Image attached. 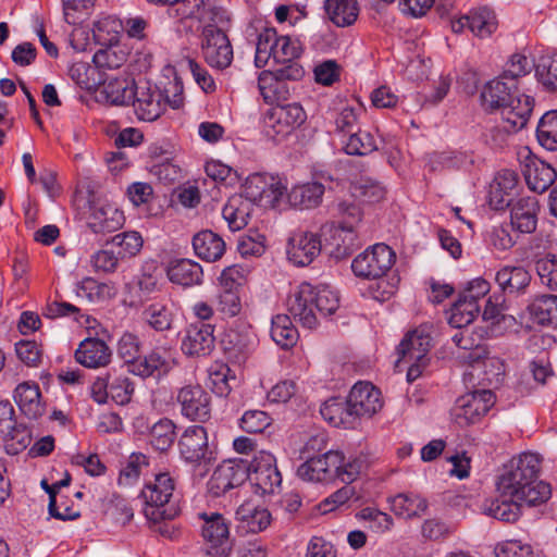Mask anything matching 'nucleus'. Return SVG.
<instances>
[{
  "mask_svg": "<svg viewBox=\"0 0 557 557\" xmlns=\"http://www.w3.org/2000/svg\"><path fill=\"white\" fill-rule=\"evenodd\" d=\"M541 470L540 455L522 453L513 457L499 475L497 490L502 497L524 502L536 506L549 499V484L539 480Z\"/></svg>",
  "mask_w": 557,
  "mask_h": 557,
  "instance_id": "nucleus-1",
  "label": "nucleus"
},
{
  "mask_svg": "<svg viewBox=\"0 0 557 557\" xmlns=\"http://www.w3.org/2000/svg\"><path fill=\"white\" fill-rule=\"evenodd\" d=\"M339 307L337 294L326 286L313 287L302 283L287 298V309L302 326L313 329L318 324L317 312L327 317Z\"/></svg>",
  "mask_w": 557,
  "mask_h": 557,
  "instance_id": "nucleus-2",
  "label": "nucleus"
},
{
  "mask_svg": "<svg viewBox=\"0 0 557 557\" xmlns=\"http://www.w3.org/2000/svg\"><path fill=\"white\" fill-rule=\"evenodd\" d=\"M174 490V480L166 472L156 474L153 482L145 485L140 496L145 502L144 513L149 521L174 519L178 515V508L170 504Z\"/></svg>",
  "mask_w": 557,
  "mask_h": 557,
  "instance_id": "nucleus-3",
  "label": "nucleus"
},
{
  "mask_svg": "<svg viewBox=\"0 0 557 557\" xmlns=\"http://www.w3.org/2000/svg\"><path fill=\"white\" fill-rule=\"evenodd\" d=\"M301 49L296 40L288 36H277L275 29L265 28L258 36L255 64L257 67L267 65L270 58L275 63L290 61L300 57Z\"/></svg>",
  "mask_w": 557,
  "mask_h": 557,
  "instance_id": "nucleus-4",
  "label": "nucleus"
},
{
  "mask_svg": "<svg viewBox=\"0 0 557 557\" xmlns=\"http://www.w3.org/2000/svg\"><path fill=\"white\" fill-rule=\"evenodd\" d=\"M201 523V537L207 545V552L214 557H227L233 548L230 535V523L219 512H203L199 515Z\"/></svg>",
  "mask_w": 557,
  "mask_h": 557,
  "instance_id": "nucleus-5",
  "label": "nucleus"
},
{
  "mask_svg": "<svg viewBox=\"0 0 557 557\" xmlns=\"http://www.w3.org/2000/svg\"><path fill=\"white\" fill-rule=\"evenodd\" d=\"M307 119L299 103L277 104L269 109L263 116V132L267 137H285L299 127Z\"/></svg>",
  "mask_w": 557,
  "mask_h": 557,
  "instance_id": "nucleus-6",
  "label": "nucleus"
},
{
  "mask_svg": "<svg viewBox=\"0 0 557 557\" xmlns=\"http://www.w3.org/2000/svg\"><path fill=\"white\" fill-rule=\"evenodd\" d=\"M495 396L491 389H478L460 396L451 410L456 424L466 428L478 423L494 406Z\"/></svg>",
  "mask_w": 557,
  "mask_h": 557,
  "instance_id": "nucleus-7",
  "label": "nucleus"
},
{
  "mask_svg": "<svg viewBox=\"0 0 557 557\" xmlns=\"http://www.w3.org/2000/svg\"><path fill=\"white\" fill-rule=\"evenodd\" d=\"M396 259L394 250L385 244H375L358 255L351 263L352 272L361 278L385 276Z\"/></svg>",
  "mask_w": 557,
  "mask_h": 557,
  "instance_id": "nucleus-8",
  "label": "nucleus"
},
{
  "mask_svg": "<svg viewBox=\"0 0 557 557\" xmlns=\"http://www.w3.org/2000/svg\"><path fill=\"white\" fill-rule=\"evenodd\" d=\"M248 479L258 494H274L281 488L282 475L276 466L275 457L268 451H259L247 463Z\"/></svg>",
  "mask_w": 557,
  "mask_h": 557,
  "instance_id": "nucleus-9",
  "label": "nucleus"
},
{
  "mask_svg": "<svg viewBox=\"0 0 557 557\" xmlns=\"http://www.w3.org/2000/svg\"><path fill=\"white\" fill-rule=\"evenodd\" d=\"M201 51L205 61L213 69L223 70L232 63L231 41L222 29L213 25H207L202 30Z\"/></svg>",
  "mask_w": 557,
  "mask_h": 557,
  "instance_id": "nucleus-10",
  "label": "nucleus"
},
{
  "mask_svg": "<svg viewBox=\"0 0 557 557\" xmlns=\"http://www.w3.org/2000/svg\"><path fill=\"white\" fill-rule=\"evenodd\" d=\"M247 479V462L243 460L223 461L216 467L207 483L208 493L213 497H220L230 490L240 486Z\"/></svg>",
  "mask_w": 557,
  "mask_h": 557,
  "instance_id": "nucleus-11",
  "label": "nucleus"
},
{
  "mask_svg": "<svg viewBox=\"0 0 557 557\" xmlns=\"http://www.w3.org/2000/svg\"><path fill=\"white\" fill-rule=\"evenodd\" d=\"M176 399L184 417L200 422L210 418L211 396L199 384H189L182 387Z\"/></svg>",
  "mask_w": 557,
  "mask_h": 557,
  "instance_id": "nucleus-12",
  "label": "nucleus"
},
{
  "mask_svg": "<svg viewBox=\"0 0 557 557\" xmlns=\"http://www.w3.org/2000/svg\"><path fill=\"white\" fill-rule=\"evenodd\" d=\"M432 347L431 326L422 324L409 331L398 346L399 358L396 367L401 362L421 361L429 359L428 355Z\"/></svg>",
  "mask_w": 557,
  "mask_h": 557,
  "instance_id": "nucleus-13",
  "label": "nucleus"
},
{
  "mask_svg": "<svg viewBox=\"0 0 557 557\" xmlns=\"http://www.w3.org/2000/svg\"><path fill=\"white\" fill-rule=\"evenodd\" d=\"M347 399L357 420L363 417L371 418L383 407L381 392L369 382L356 383Z\"/></svg>",
  "mask_w": 557,
  "mask_h": 557,
  "instance_id": "nucleus-14",
  "label": "nucleus"
},
{
  "mask_svg": "<svg viewBox=\"0 0 557 557\" xmlns=\"http://www.w3.org/2000/svg\"><path fill=\"white\" fill-rule=\"evenodd\" d=\"M320 236L313 232L299 230L288 240L287 256L296 265L310 264L321 252Z\"/></svg>",
  "mask_w": 557,
  "mask_h": 557,
  "instance_id": "nucleus-15",
  "label": "nucleus"
},
{
  "mask_svg": "<svg viewBox=\"0 0 557 557\" xmlns=\"http://www.w3.org/2000/svg\"><path fill=\"white\" fill-rule=\"evenodd\" d=\"M214 326L197 322L191 323L185 331V336L182 341V350L189 357H203L211 354L214 348Z\"/></svg>",
  "mask_w": 557,
  "mask_h": 557,
  "instance_id": "nucleus-16",
  "label": "nucleus"
},
{
  "mask_svg": "<svg viewBox=\"0 0 557 557\" xmlns=\"http://www.w3.org/2000/svg\"><path fill=\"white\" fill-rule=\"evenodd\" d=\"M139 120L156 121L165 109L164 96L157 88L136 86L135 98L131 101Z\"/></svg>",
  "mask_w": 557,
  "mask_h": 557,
  "instance_id": "nucleus-17",
  "label": "nucleus"
},
{
  "mask_svg": "<svg viewBox=\"0 0 557 557\" xmlns=\"http://www.w3.org/2000/svg\"><path fill=\"white\" fill-rule=\"evenodd\" d=\"M181 456L196 463L207 458L209 453L207 431L201 425L187 428L178 441Z\"/></svg>",
  "mask_w": 557,
  "mask_h": 557,
  "instance_id": "nucleus-18",
  "label": "nucleus"
},
{
  "mask_svg": "<svg viewBox=\"0 0 557 557\" xmlns=\"http://www.w3.org/2000/svg\"><path fill=\"white\" fill-rule=\"evenodd\" d=\"M522 174L528 187L539 194L547 190L557 178L555 169L534 157L527 158L522 165Z\"/></svg>",
  "mask_w": 557,
  "mask_h": 557,
  "instance_id": "nucleus-19",
  "label": "nucleus"
},
{
  "mask_svg": "<svg viewBox=\"0 0 557 557\" xmlns=\"http://www.w3.org/2000/svg\"><path fill=\"white\" fill-rule=\"evenodd\" d=\"M236 520L239 532L259 533L270 525L272 517L267 508L245 503L237 508Z\"/></svg>",
  "mask_w": 557,
  "mask_h": 557,
  "instance_id": "nucleus-20",
  "label": "nucleus"
},
{
  "mask_svg": "<svg viewBox=\"0 0 557 557\" xmlns=\"http://www.w3.org/2000/svg\"><path fill=\"white\" fill-rule=\"evenodd\" d=\"M533 103V98L515 90L511 99L500 109L503 121L513 129H522L531 116Z\"/></svg>",
  "mask_w": 557,
  "mask_h": 557,
  "instance_id": "nucleus-21",
  "label": "nucleus"
},
{
  "mask_svg": "<svg viewBox=\"0 0 557 557\" xmlns=\"http://www.w3.org/2000/svg\"><path fill=\"white\" fill-rule=\"evenodd\" d=\"M112 351L99 338H86L75 351V359L86 368L106 367L111 361Z\"/></svg>",
  "mask_w": 557,
  "mask_h": 557,
  "instance_id": "nucleus-22",
  "label": "nucleus"
},
{
  "mask_svg": "<svg viewBox=\"0 0 557 557\" xmlns=\"http://www.w3.org/2000/svg\"><path fill=\"white\" fill-rule=\"evenodd\" d=\"M539 202L535 197H523L511 205V226L521 233L536 228Z\"/></svg>",
  "mask_w": 557,
  "mask_h": 557,
  "instance_id": "nucleus-23",
  "label": "nucleus"
},
{
  "mask_svg": "<svg viewBox=\"0 0 557 557\" xmlns=\"http://www.w3.org/2000/svg\"><path fill=\"white\" fill-rule=\"evenodd\" d=\"M166 274L172 283L184 287L201 284L203 276L201 265L190 259L171 261Z\"/></svg>",
  "mask_w": 557,
  "mask_h": 557,
  "instance_id": "nucleus-24",
  "label": "nucleus"
},
{
  "mask_svg": "<svg viewBox=\"0 0 557 557\" xmlns=\"http://www.w3.org/2000/svg\"><path fill=\"white\" fill-rule=\"evenodd\" d=\"M325 187L319 182H308L294 186L287 194V200L294 208L305 210L320 206Z\"/></svg>",
  "mask_w": 557,
  "mask_h": 557,
  "instance_id": "nucleus-25",
  "label": "nucleus"
},
{
  "mask_svg": "<svg viewBox=\"0 0 557 557\" xmlns=\"http://www.w3.org/2000/svg\"><path fill=\"white\" fill-rule=\"evenodd\" d=\"M502 75L497 79L488 82L481 92L482 104L486 109L495 110L502 109L507 101L511 99L515 90H517L513 79L506 82Z\"/></svg>",
  "mask_w": 557,
  "mask_h": 557,
  "instance_id": "nucleus-26",
  "label": "nucleus"
},
{
  "mask_svg": "<svg viewBox=\"0 0 557 557\" xmlns=\"http://www.w3.org/2000/svg\"><path fill=\"white\" fill-rule=\"evenodd\" d=\"M320 412L325 421L336 428L354 429L358 422L350 410L348 399L344 401L339 398H331L323 404Z\"/></svg>",
  "mask_w": 557,
  "mask_h": 557,
  "instance_id": "nucleus-27",
  "label": "nucleus"
},
{
  "mask_svg": "<svg viewBox=\"0 0 557 557\" xmlns=\"http://www.w3.org/2000/svg\"><path fill=\"white\" fill-rule=\"evenodd\" d=\"M495 281L504 293H522L531 282V274L522 265H504L496 272Z\"/></svg>",
  "mask_w": 557,
  "mask_h": 557,
  "instance_id": "nucleus-28",
  "label": "nucleus"
},
{
  "mask_svg": "<svg viewBox=\"0 0 557 557\" xmlns=\"http://www.w3.org/2000/svg\"><path fill=\"white\" fill-rule=\"evenodd\" d=\"M14 399L21 411L29 419L42 416L45 407L41 404V394L37 384L24 382L17 385Z\"/></svg>",
  "mask_w": 557,
  "mask_h": 557,
  "instance_id": "nucleus-29",
  "label": "nucleus"
},
{
  "mask_svg": "<svg viewBox=\"0 0 557 557\" xmlns=\"http://www.w3.org/2000/svg\"><path fill=\"white\" fill-rule=\"evenodd\" d=\"M253 203L244 195L232 196L222 210V215L232 231H239L248 224Z\"/></svg>",
  "mask_w": 557,
  "mask_h": 557,
  "instance_id": "nucleus-30",
  "label": "nucleus"
},
{
  "mask_svg": "<svg viewBox=\"0 0 557 557\" xmlns=\"http://www.w3.org/2000/svg\"><path fill=\"white\" fill-rule=\"evenodd\" d=\"M286 188L281 183L267 185L263 176L260 174H253L249 176L244 185L245 198L249 199L252 203L261 202L265 197H273L274 201H278L284 195Z\"/></svg>",
  "mask_w": 557,
  "mask_h": 557,
  "instance_id": "nucleus-31",
  "label": "nucleus"
},
{
  "mask_svg": "<svg viewBox=\"0 0 557 557\" xmlns=\"http://www.w3.org/2000/svg\"><path fill=\"white\" fill-rule=\"evenodd\" d=\"M193 247L196 255L208 262H214L225 251L224 240L211 231H202L193 238Z\"/></svg>",
  "mask_w": 557,
  "mask_h": 557,
  "instance_id": "nucleus-32",
  "label": "nucleus"
},
{
  "mask_svg": "<svg viewBox=\"0 0 557 557\" xmlns=\"http://www.w3.org/2000/svg\"><path fill=\"white\" fill-rule=\"evenodd\" d=\"M324 8L330 21L338 27L352 25L360 12L357 0H325Z\"/></svg>",
  "mask_w": 557,
  "mask_h": 557,
  "instance_id": "nucleus-33",
  "label": "nucleus"
},
{
  "mask_svg": "<svg viewBox=\"0 0 557 557\" xmlns=\"http://www.w3.org/2000/svg\"><path fill=\"white\" fill-rule=\"evenodd\" d=\"M123 213L108 206L92 209L87 223L94 233L104 234L119 230L123 225Z\"/></svg>",
  "mask_w": 557,
  "mask_h": 557,
  "instance_id": "nucleus-34",
  "label": "nucleus"
},
{
  "mask_svg": "<svg viewBox=\"0 0 557 557\" xmlns=\"http://www.w3.org/2000/svg\"><path fill=\"white\" fill-rule=\"evenodd\" d=\"M389 503L394 513L405 519L420 516L428 507L424 498L411 493H400L392 497Z\"/></svg>",
  "mask_w": 557,
  "mask_h": 557,
  "instance_id": "nucleus-35",
  "label": "nucleus"
},
{
  "mask_svg": "<svg viewBox=\"0 0 557 557\" xmlns=\"http://www.w3.org/2000/svg\"><path fill=\"white\" fill-rule=\"evenodd\" d=\"M102 84L103 89L101 90V94L111 104L126 106L135 98L136 87H134L133 82H128L124 78H114L108 84H104V82Z\"/></svg>",
  "mask_w": 557,
  "mask_h": 557,
  "instance_id": "nucleus-36",
  "label": "nucleus"
},
{
  "mask_svg": "<svg viewBox=\"0 0 557 557\" xmlns=\"http://www.w3.org/2000/svg\"><path fill=\"white\" fill-rule=\"evenodd\" d=\"M522 504H524V502L518 499H495L486 502L483 505L482 510L485 515L491 516L500 521L516 522L521 515L520 507Z\"/></svg>",
  "mask_w": 557,
  "mask_h": 557,
  "instance_id": "nucleus-37",
  "label": "nucleus"
},
{
  "mask_svg": "<svg viewBox=\"0 0 557 557\" xmlns=\"http://www.w3.org/2000/svg\"><path fill=\"white\" fill-rule=\"evenodd\" d=\"M350 194L356 199L374 203L384 199L386 188L376 180L371 177H360L351 183Z\"/></svg>",
  "mask_w": 557,
  "mask_h": 557,
  "instance_id": "nucleus-38",
  "label": "nucleus"
},
{
  "mask_svg": "<svg viewBox=\"0 0 557 557\" xmlns=\"http://www.w3.org/2000/svg\"><path fill=\"white\" fill-rule=\"evenodd\" d=\"M271 337L282 348H292L298 339V332L286 314H277L272 319Z\"/></svg>",
  "mask_w": 557,
  "mask_h": 557,
  "instance_id": "nucleus-39",
  "label": "nucleus"
},
{
  "mask_svg": "<svg viewBox=\"0 0 557 557\" xmlns=\"http://www.w3.org/2000/svg\"><path fill=\"white\" fill-rule=\"evenodd\" d=\"M529 309L539 324L557 327V296H542L535 299Z\"/></svg>",
  "mask_w": 557,
  "mask_h": 557,
  "instance_id": "nucleus-40",
  "label": "nucleus"
},
{
  "mask_svg": "<svg viewBox=\"0 0 557 557\" xmlns=\"http://www.w3.org/2000/svg\"><path fill=\"white\" fill-rule=\"evenodd\" d=\"M537 82L547 91H557V52L542 54L535 64Z\"/></svg>",
  "mask_w": 557,
  "mask_h": 557,
  "instance_id": "nucleus-41",
  "label": "nucleus"
},
{
  "mask_svg": "<svg viewBox=\"0 0 557 557\" xmlns=\"http://www.w3.org/2000/svg\"><path fill=\"white\" fill-rule=\"evenodd\" d=\"M479 311L478 302L461 295L451 308L448 322L456 329L466 327L474 320Z\"/></svg>",
  "mask_w": 557,
  "mask_h": 557,
  "instance_id": "nucleus-42",
  "label": "nucleus"
},
{
  "mask_svg": "<svg viewBox=\"0 0 557 557\" xmlns=\"http://www.w3.org/2000/svg\"><path fill=\"white\" fill-rule=\"evenodd\" d=\"M150 444L160 451L168 450L175 440V425L166 418L160 419L149 430Z\"/></svg>",
  "mask_w": 557,
  "mask_h": 557,
  "instance_id": "nucleus-43",
  "label": "nucleus"
},
{
  "mask_svg": "<svg viewBox=\"0 0 557 557\" xmlns=\"http://www.w3.org/2000/svg\"><path fill=\"white\" fill-rule=\"evenodd\" d=\"M470 32L481 38L488 37L497 28L496 16L487 8H480L470 12Z\"/></svg>",
  "mask_w": 557,
  "mask_h": 557,
  "instance_id": "nucleus-44",
  "label": "nucleus"
},
{
  "mask_svg": "<svg viewBox=\"0 0 557 557\" xmlns=\"http://www.w3.org/2000/svg\"><path fill=\"white\" fill-rule=\"evenodd\" d=\"M536 137L547 150H557V111L546 112L539 122Z\"/></svg>",
  "mask_w": 557,
  "mask_h": 557,
  "instance_id": "nucleus-45",
  "label": "nucleus"
},
{
  "mask_svg": "<svg viewBox=\"0 0 557 557\" xmlns=\"http://www.w3.org/2000/svg\"><path fill=\"white\" fill-rule=\"evenodd\" d=\"M334 215L341 220L339 228L352 233L361 221L362 211L358 205L350 200H341L333 206Z\"/></svg>",
  "mask_w": 557,
  "mask_h": 557,
  "instance_id": "nucleus-46",
  "label": "nucleus"
},
{
  "mask_svg": "<svg viewBox=\"0 0 557 557\" xmlns=\"http://www.w3.org/2000/svg\"><path fill=\"white\" fill-rule=\"evenodd\" d=\"M69 72L72 79L86 89H91L103 83V77L96 64L90 65L86 62H76L70 67Z\"/></svg>",
  "mask_w": 557,
  "mask_h": 557,
  "instance_id": "nucleus-47",
  "label": "nucleus"
},
{
  "mask_svg": "<svg viewBox=\"0 0 557 557\" xmlns=\"http://www.w3.org/2000/svg\"><path fill=\"white\" fill-rule=\"evenodd\" d=\"M127 61V53L119 46H111L97 51L92 62L97 69L114 70L120 69Z\"/></svg>",
  "mask_w": 557,
  "mask_h": 557,
  "instance_id": "nucleus-48",
  "label": "nucleus"
},
{
  "mask_svg": "<svg viewBox=\"0 0 557 557\" xmlns=\"http://www.w3.org/2000/svg\"><path fill=\"white\" fill-rule=\"evenodd\" d=\"M376 149L373 136L369 132L360 129L349 134V138L345 144L346 153L352 156H366Z\"/></svg>",
  "mask_w": 557,
  "mask_h": 557,
  "instance_id": "nucleus-49",
  "label": "nucleus"
},
{
  "mask_svg": "<svg viewBox=\"0 0 557 557\" xmlns=\"http://www.w3.org/2000/svg\"><path fill=\"white\" fill-rule=\"evenodd\" d=\"M495 557H540L531 544L521 540H507L498 543L494 548Z\"/></svg>",
  "mask_w": 557,
  "mask_h": 557,
  "instance_id": "nucleus-50",
  "label": "nucleus"
},
{
  "mask_svg": "<svg viewBox=\"0 0 557 557\" xmlns=\"http://www.w3.org/2000/svg\"><path fill=\"white\" fill-rule=\"evenodd\" d=\"M215 309L227 318L237 315L242 310V301L238 290L221 288L216 295Z\"/></svg>",
  "mask_w": 557,
  "mask_h": 557,
  "instance_id": "nucleus-51",
  "label": "nucleus"
},
{
  "mask_svg": "<svg viewBox=\"0 0 557 557\" xmlns=\"http://www.w3.org/2000/svg\"><path fill=\"white\" fill-rule=\"evenodd\" d=\"M145 320L156 331H166L172 325V314L162 304H151L144 310Z\"/></svg>",
  "mask_w": 557,
  "mask_h": 557,
  "instance_id": "nucleus-52",
  "label": "nucleus"
},
{
  "mask_svg": "<svg viewBox=\"0 0 557 557\" xmlns=\"http://www.w3.org/2000/svg\"><path fill=\"white\" fill-rule=\"evenodd\" d=\"M312 459L321 469L325 481L337 478V472L342 467L343 454L337 450H330L321 456H312Z\"/></svg>",
  "mask_w": 557,
  "mask_h": 557,
  "instance_id": "nucleus-53",
  "label": "nucleus"
},
{
  "mask_svg": "<svg viewBox=\"0 0 557 557\" xmlns=\"http://www.w3.org/2000/svg\"><path fill=\"white\" fill-rule=\"evenodd\" d=\"M5 440L7 450L10 454H17L24 450L32 443V434L29 430L23 425L15 423L10 434H2Z\"/></svg>",
  "mask_w": 557,
  "mask_h": 557,
  "instance_id": "nucleus-54",
  "label": "nucleus"
},
{
  "mask_svg": "<svg viewBox=\"0 0 557 557\" xmlns=\"http://www.w3.org/2000/svg\"><path fill=\"white\" fill-rule=\"evenodd\" d=\"M112 243L121 248L122 258L136 256L143 247V238L137 232H124L115 235Z\"/></svg>",
  "mask_w": 557,
  "mask_h": 557,
  "instance_id": "nucleus-55",
  "label": "nucleus"
},
{
  "mask_svg": "<svg viewBox=\"0 0 557 557\" xmlns=\"http://www.w3.org/2000/svg\"><path fill=\"white\" fill-rule=\"evenodd\" d=\"M360 519L369 522V528L376 533L389 531L393 525V519L389 515L375 508L367 507L358 513Z\"/></svg>",
  "mask_w": 557,
  "mask_h": 557,
  "instance_id": "nucleus-56",
  "label": "nucleus"
},
{
  "mask_svg": "<svg viewBox=\"0 0 557 557\" xmlns=\"http://www.w3.org/2000/svg\"><path fill=\"white\" fill-rule=\"evenodd\" d=\"M249 274V270L243 265H231L225 268L220 275L221 288L236 289L243 286Z\"/></svg>",
  "mask_w": 557,
  "mask_h": 557,
  "instance_id": "nucleus-57",
  "label": "nucleus"
},
{
  "mask_svg": "<svg viewBox=\"0 0 557 557\" xmlns=\"http://www.w3.org/2000/svg\"><path fill=\"white\" fill-rule=\"evenodd\" d=\"M272 419L261 410L246 411L240 419V428L247 433H261L271 425Z\"/></svg>",
  "mask_w": 557,
  "mask_h": 557,
  "instance_id": "nucleus-58",
  "label": "nucleus"
},
{
  "mask_svg": "<svg viewBox=\"0 0 557 557\" xmlns=\"http://www.w3.org/2000/svg\"><path fill=\"white\" fill-rule=\"evenodd\" d=\"M282 86L275 71H263L258 77V87L265 102L277 100V87Z\"/></svg>",
  "mask_w": 557,
  "mask_h": 557,
  "instance_id": "nucleus-59",
  "label": "nucleus"
},
{
  "mask_svg": "<svg viewBox=\"0 0 557 557\" xmlns=\"http://www.w3.org/2000/svg\"><path fill=\"white\" fill-rule=\"evenodd\" d=\"M331 238L326 243V247H330V255L336 259H343L348 257L352 251V243L351 238L349 243L343 238V233L347 232V230H343L339 227H330Z\"/></svg>",
  "mask_w": 557,
  "mask_h": 557,
  "instance_id": "nucleus-60",
  "label": "nucleus"
},
{
  "mask_svg": "<svg viewBox=\"0 0 557 557\" xmlns=\"http://www.w3.org/2000/svg\"><path fill=\"white\" fill-rule=\"evenodd\" d=\"M536 271L541 282L550 289L557 288V258L546 256L536 262Z\"/></svg>",
  "mask_w": 557,
  "mask_h": 557,
  "instance_id": "nucleus-61",
  "label": "nucleus"
},
{
  "mask_svg": "<svg viewBox=\"0 0 557 557\" xmlns=\"http://www.w3.org/2000/svg\"><path fill=\"white\" fill-rule=\"evenodd\" d=\"M147 466L148 459L145 455L132 454L126 466L120 472L119 483L131 484L140 475L141 469Z\"/></svg>",
  "mask_w": 557,
  "mask_h": 557,
  "instance_id": "nucleus-62",
  "label": "nucleus"
},
{
  "mask_svg": "<svg viewBox=\"0 0 557 557\" xmlns=\"http://www.w3.org/2000/svg\"><path fill=\"white\" fill-rule=\"evenodd\" d=\"M374 280L375 283L370 286V293L377 301L388 300L398 289L399 278L396 275H393L389 280L384 276Z\"/></svg>",
  "mask_w": 557,
  "mask_h": 557,
  "instance_id": "nucleus-63",
  "label": "nucleus"
},
{
  "mask_svg": "<svg viewBox=\"0 0 557 557\" xmlns=\"http://www.w3.org/2000/svg\"><path fill=\"white\" fill-rule=\"evenodd\" d=\"M519 129H513L509 125V123H505L502 120L500 125H495L485 131L483 134V138L485 144L491 147L497 148L503 147L507 144L509 136L513 133H517Z\"/></svg>",
  "mask_w": 557,
  "mask_h": 557,
  "instance_id": "nucleus-64",
  "label": "nucleus"
}]
</instances>
